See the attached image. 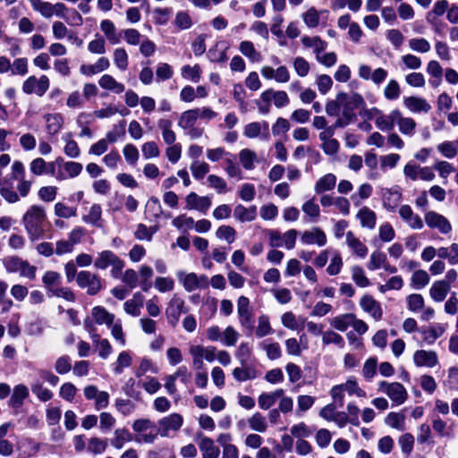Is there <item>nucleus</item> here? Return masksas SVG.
Here are the masks:
<instances>
[{"mask_svg": "<svg viewBox=\"0 0 458 458\" xmlns=\"http://www.w3.org/2000/svg\"><path fill=\"white\" fill-rule=\"evenodd\" d=\"M284 391L283 389H276L271 393H263L259 396V406L262 410H268L276 403L277 399L284 395Z\"/></svg>", "mask_w": 458, "mask_h": 458, "instance_id": "nucleus-35", "label": "nucleus"}, {"mask_svg": "<svg viewBox=\"0 0 458 458\" xmlns=\"http://www.w3.org/2000/svg\"><path fill=\"white\" fill-rule=\"evenodd\" d=\"M322 343L324 345L335 344L340 349L344 347V337L334 330H327L322 334Z\"/></svg>", "mask_w": 458, "mask_h": 458, "instance_id": "nucleus-47", "label": "nucleus"}, {"mask_svg": "<svg viewBox=\"0 0 458 458\" xmlns=\"http://www.w3.org/2000/svg\"><path fill=\"white\" fill-rule=\"evenodd\" d=\"M144 296L140 293H135L131 299L124 302L123 307L125 312L133 317L140 316Z\"/></svg>", "mask_w": 458, "mask_h": 458, "instance_id": "nucleus-26", "label": "nucleus"}, {"mask_svg": "<svg viewBox=\"0 0 458 458\" xmlns=\"http://www.w3.org/2000/svg\"><path fill=\"white\" fill-rule=\"evenodd\" d=\"M186 208L196 209L206 213L211 206V199L208 196H198L195 192L189 193L186 198Z\"/></svg>", "mask_w": 458, "mask_h": 458, "instance_id": "nucleus-16", "label": "nucleus"}, {"mask_svg": "<svg viewBox=\"0 0 458 458\" xmlns=\"http://www.w3.org/2000/svg\"><path fill=\"white\" fill-rule=\"evenodd\" d=\"M31 391L41 402H47L54 396L52 391L45 387L39 381H36L31 385Z\"/></svg>", "mask_w": 458, "mask_h": 458, "instance_id": "nucleus-55", "label": "nucleus"}, {"mask_svg": "<svg viewBox=\"0 0 458 458\" xmlns=\"http://www.w3.org/2000/svg\"><path fill=\"white\" fill-rule=\"evenodd\" d=\"M188 308L185 306V301L182 298L174 294L169 301L167 308L165 309V316L168 323L172 327H175L182 313H187Z\"/></svg>", "mask_w": 458, "mask_h": 458, "instance_id": "nucleus-8", "label": "nucleus"}, {"mask_svg": "<svg viewBox=\"0 0 458 458\" xmlns=\"http://www.w3.org/2000/svg\"><path fill=\"white\" fill-rule=\"evenodd\" d=\"M429 276L427 271L419 269L416 270L411 279V286L415 289H422L429 283Z\"/></svg>", "mask_w": 458, "mask_h": 458, "instance_id": "nucleus-56", "label": "nucleus"}, {"mask_svg": "<svg viewBox=\"0 0 458 458\" xmlns=\"http://www.w3.org/2000/svg\"><path fill=\"white\" fill-rule=\"evenodd\" d=\"M174 23L181 30H189L193 25L191 16L185 11H180L175 14Z\"/></svg>", "mask_w": 458, "mask_h": 458, "instance_id": "nucleus-58", "label": "nucleus"}, {"mask_svg": "<svg viewBox=\"0 0 458 458\" xmlns=\"http://www.w3.org/2000/svg\"><path fill=\"white\" fill-rule=\"evenodd\" d=\"M34 11L48 19L53 16V4L42 0H29Z\"/></svg>", "mask_w": 458, "mask_h": 458, "instance_id": "nucleus-52", "label": "nucleus"}, {"mask_svg": "<svg viewBox=\"0 0 458 458\" xmlns=\"http://www.w3.org/2000/svg\"><path fill=\"white\" fill-rule=\"evenodd\" d=\"M250 428L253 431L264 433L268 428L265 416L260 412H254L247 420Z\"/></svg>", "mask_w": 458, "mask_h": 458, "instance_id": "nucleus-40", "label": "nucleus"}, {"mask_svg": "<svg viewBox=\"0 0 458 458\" xmlns=\"http://www.w3.org/2000/svg\"><path fill=\"white\" fill-rule=\"evenodd\" d=\"M99 86L110 91H113L116 94H120L124 91V85L121 82H118L112 75L104 74L98 80Z\"/></svg>", "mask_w": 458, "mask_h": 458, "instance_id": "nucleus-33", "label": "nucleus"}, {"mask_svg": "<svg viewBox=\"0 0 458 458\" xmlns=\"http://www.w3.org/2000/svg\"><path fill=\"white\" fill-rule=\"evenodd\" d=\"M107 447V442L106 439H102L100 437H93L89 439L88 442V451L93 454H103Z\"/></svg>", "mask_w": 458, "mask_h": 458, "instance_id": "nucleus-60", "label": "nucleus"}, {"mask_svg": "<svg viewBox=\"0 0 458 458\" xmlns=\"http://www.w3.org/2000/svg\"><path fill=\"white\" fill-rule=\"evenodd\" d=\"M261 75L267 80H275L278 83H286L290 80V72L284 65L274 69L265 65L260 70Z\"/></svg>", "mask_w": 458, "mask_h": 458, "instance_id": "nucleus-13", "label": "nucleus"}, {"mask_svg": "<svg viewBox=\"0 0 458 458\" xmlns=\"http://www.w3.org/2000/svg\"><path fill=\"white\" fill-rule=\"evenodd\" d=\"M49 86L50 81L47 75H41L39 78L31 75L22 82L21 89L27 95L35 94L38 97H42L48 90Z\"/></svg>", "mask_w": 458, "mask_h": 458, "instance_id": "nucleus-3", "label": "nucleus"}, {"mask_svg": "<svg viewBox=\"0 0 458 458\" xmlns=\"http://www.w3.org/2000/svg\"><path fill=\"white\" fill-rule=\"evenodd\" d=\"M65 141L64 148V154L70 158H77L81 154V149L78 143L72 139V134L68 133L63 137Z\"/></svg>", "mask_w": 458, "mask_h": 458, "instance_id": "nucleus-50", "label": "nucleus"}, {"mask_svg": "<svg viewBox=\"0 0 458 458\" xmlns=\"http://www.w3.org/2000/svg\"><path fill=\"white\" fill-rule=\"evenodd\" d=\"M237 314L239 323L248 333L254 330L253 314L250 307V300L245 296H240L237 300Z\"/></svg>", "mask_w": 458, "mask_h": 458, "instance_id": "nucleus-5", "label": "nucleus"}, {"mask_svg": "<svg viewBox=\"0 0 458 458\" xmlns=\"http://www.w3.org/2000/svg\"><path fill=\"white\" fill-rule=\"evenodd\" d=\"M450 289L451 286H448L445 282L438 280L431 285L429 295L435 301L441 302L446 298Z\"/></svg>", "mask_w": 458, "mask_h": 458, "instance_id": "nucleus-28", "label": "nucleus"}, {"mask_svg": "<svg viewBox=\"0 0 458 458\" xmlns=\"http://www.w3.org/2000/svg\"><path fill=\"white\" fill-rule=\"evenodd\" d=\"M76 283L79 287L86 289L87 293L89 295L97 294L102 288L100 277L90 271L82 270L79 272Z\"/></svg>", "mask_w": 458, "mask_h": 458, "instance_id": "nucleus-6", "label": "nucleus"}, {"mask_svg": "<svg viewBox=\"0 0 458 458\" xmlns=\"http://www.w3.org/2000/svg\"><path fill=\"white\" fill-rule=\"evenodd\" d=\"M361 309L369 314L375 320L382 318L383 310L380 303L370 295H364L360 300Z\"/></svg>", "mask_w": 458, "mask_h": 458, "instance_id": "nucleus-17", "label": "nucleus"}, {"mask_svg": "<svg viewBox=\"0 0 458 458\" xmlns=\"http://www.w3.org/2000/svg\"><path fill=\"white\" fill-rule=\"evenodd\" d=\"M199 116V108L186 110L181 114L178 120V126L186 131L188 128L195 126Z\"/></svg>", "mask_w": 458, "mask_h": 458, "instance_id": "nucleus-29", "label": "nucleus"}, {"mask_svg": "<svg viewBox=\"0 0 458 458\" xmlns=\"http://www.w3.org/2000/svg\"><path fill=\"white\" fill-rule=\"evenodd\" d=\"M267 235L272 248L284 246L287 250H292L295 246L298 233L295 229H290L283 234L276 230H269Z\"/></svg>", "mask_w": 458, "mask_h": 458, "instance_id": "nucleus-4", "label": "nucleus"}, {"mask_svg": "<svg viewBox=\"0 0 458 458\" xmlns=\"http://www.w3.org/2000/svg\"><path fill=\"white\" fill-rule=\"evenodd\" d=\"M233 216L235 219L241 222L253 221L257 216V208L256 206L246 208L243 205L239 204L234 208Z\"/></svg>", "mask_w": 458, "mask_h": 458, "instance_id": "nucleus-34", "label": "nucleus"}, {"mask_svg": "<svg viewBox=\"0 0 458 458\" xmlns=\"http://www.w3.org/2000/svg\"><path fill=\"white\" fill-rule=\"evenodd\" d=\"M132 435L128 429L124 428H116L114 432V437L111 439V445L114 449L120 450L126 443L132 441Z\"/></svg>", "mask_w": 458, "mask_h": 458, "instance_id": "nucleus-36", "label": "nucleus"}, {"mask_svg": "<svg viewBox=\"0 0 458 458\" xmlns=\"http://www.w3.org/2000/svg\"><path fill=\"white\" fill-rule=\"evenodd\" d=\"M117 256L111 250H103L98 254V257L94 262V266L98 269H106L111 266L116 259Z\"/></svg>", "mask_w": 458, "mask_h": 458, "instance_id": "nucleus-45", "label": "nucleus"}, {"mask_svg": "<svg viewBox=\"0 0 458 458\" xmlns=\"http://www.w3.org/2000/svg\"><path fill=\"white\" fill-rule=\"evenodd\" d=\"M378 390L386 394L391 401L397 405L403 404L408 396L406 389L399 382L388 383L386 381H381L378 386Z\"/></svg>", "mask_w": 458, "mask_h": 458, "instance_id": "nucleus-7", "label": "nucleus"}, {"mask_svg": "<svg viewBox=\"0 0 458 458\" xmlns=\"http://www.w3.org/2000/svg\"><path fill=\"white\" fill-rule=\"evenodd\" d=\"M413 362L417 367L434 368L438 364V355L432 350H417L413 353Z\"/></svg>", "mask_w": 458, "mask_h": 458, "instance_id": "nucleus-12", "label": "nucleus"}, {"mask_svg": "<svg viewBox=\"0 0 458 458\" xmlns=\"http://www.w3.org/2000/svg\"><path fill=\"white\" fill-rule=\"evenodd\" d=\"M386 260L387 258L384 252L380 250H375L369 257V260L367 263V267L371 271L377 270L385 266Z\"/></svg>", "mask_w": 458, "mask_h": 458, "instance_id": "nucleus-53", "label": "nucleus"}, {"mask_svg": "<svg viewBox=\"0 0 458 458\" xmlns=\"http://www.w3.org/2000/svg\"><path fill=\"white\" fill-rule=\"evenodd\" d=\"M356 217L359 219L361 227L367 228L369 230L375 228L377 223V215L368 207L361 208L358 211Z\"/></svg>", "mask_w": 458, "mask_h": 458, "instance_id": "nucleus-24", "label": "nucleus"}, {"mask_svg": "<svg viewBox=\"0 0 458 458\" xmlns=\"http://www.w3.org/2000/svg\"><path fill=\"white\" fill-rule=\"evenodd\" d=\"M445 331V327L440 324L433 325L420 329L423 340L428 344H433Z\"/></svg>", "mask_w": 458, "mask_h": 458, "instance_id": "nucleus-32", "label": "nucleus"}, {"mask_svg": "<svg viewBox=\"0 0 458 458\" xmlns=\"http://www.w3.org/2000/svg\"><path fill=\"white\" fill-rule=\"evenodd\" d=\"M273 329L270 325V318L267 315H260L258 318V326L255 335L258 338L265 337L272 333Z\"/></svg>", "mask_w": 458, "mask_h": 458, "instance_id": "nucleus-46", "label": "nucleus"}, {"mask_svg": "<svg viewBox=\"0 0 458 458\" xmlns=\"http://www.w3.org/2000/svg\"><path fill=\"white\" fill-rule=\"evenodd\" d=\"M183 419L179 413H172L158 420L157 433L162 437L169 436V431H177L181 428Z\"/></svg>", "mask_w": 458, "mask_h": 458, "instance_id": "nucleus-11", "label": "nucleus"}, {"mask_svg": "<svg viewBox=\"0 0 458 458\" xmlns=\"http://www.w3.org/2000/svg\"><path fill=\"white\" fill-rule=\"evenodd\" d=\"M371 112L378 114L375 120L376 125L381 131H390L397 123L400 110L394 109L388 114H384L377 108H373Z\"/></svg>", "mask_w": 458, "mask_h": 458, "instance_id": "nucleus-14", "label": "nucleus"}, {"mask_svg": "<svg viewBox=\"0 0 458 458\" xmlns=\"http://www.w3.org/2000/svg\"><path fill=\"white\" fill-rule=\"evenodd\" d=\"M239 160L246 170H253L255 162L258 160L257 154L249 148H243L239 152Z\"/></svg>", "mask_w": 458, "mask_h": 458, "instance_id": "nucleus-42", "label": "nucleus"}, {"mask_svg": "<svg viewBox=\"0 0 458 458\" xmlns=\"http://www.w3.org/2000/svg\"><path fill=\"white\" fill-rule=\"evenodd\" d=\"M153 275L154 271L151 267L143 265L140 267L139 276L141 278L140 285L141 286L142 291L148 292L150 289L151 284L149 279L153 276Z\"/></svg>", "mask_w": 458, "mask_h": 458, "instance_id": "nucleus-61", "label": "nucleus"}, {"mask_svg": "<svg viewBox=\"0 0 458 458\" xmlns=\"http://www.w3.org/2000/svg\"><path fill=\"white\" fill-rule=\"evenodd\" d=\"M91 315L98 325H106V327H111L115 318L113 313L108 312L101 306L94 307Z\"/></svg>", "mask_w": 458, "mask_h": 458, "instance_id": "nucleus-27", "label": "nucleus"}, {"mask_svg": "<svg viewBox=\"0 0 458 458\" xmlns=\"http://www.w3.org/2000/svg\"><path fill=\"white\" fill-rule=\"evenodd\" d=\"M396 124L398 125L399 131L405 135L411 137L415 134L417 123L411 117H403L402 113L399 112Z\"/></svg>", "mask_w": 458, "mask_h": 458, "instance_id": "nucleus-38", "label": "nucleus"}, {"mask_svg": "<svg viewBox=\"0 0 458 458\" xmlns=\"http://www.w3.org/2000/svg\"><path fill=\"white\" fill-rule=\"evenodd\" d=\"M47 134L56 135L64 125V117L59 113L46 114L43 116Z\"/></svg>", "mask_w": 458, "mask_h": 458, "instance_id": "nucleus-20", "label": "nucleus"}, {"mask_svg": "<svg viewBox=\"0 0 458 458\" xmlns=\"http://www.w3.org/2000/svg\"><path fill=\"white\" fill-rule=\"evenodd\" d=\"M352 279L355 283V284L359 287H367L369 285L370 282L369 278L366 276L363 268L360 266H352L351 267Z\"/></svg>", "mask_w": 458, "mask_h": 458, "instance_id": "nucleus-54", "label": "nucleus"}, {"mask_svg": "<svg viewBox=\"0 0 458 458\" xmlns=\"http://www.w3.org/2000/svg\"><path fill=\"white\" fill-rule=\"evenodd\" d=\"M301 241L304 244H317L318 246H324L327 243V236L320 228L314 227L310 231L303 232Z\"/></svg>", "mask_w": 458, "mask_h": 458, "instance_id": "nucleus-19", "label": "nucleus"}, {"mask_svg": "<svg viewBox=\"0 0 458 458\" xmlns=\"http://www.w3.org/2000/svg\"><path fill=\"white\" fill-rule=\"evenodd\" d=\"M261 348L266 352L267 357L271 360H277L282 356V351L278 343L262 342Z\"/></svg>", "mask_w": 458, "mask_h": 458, "instance_id": "nucleus-64", "label": "nucleus"}, {"mask_svg": "<svg viewBox=\"0 0 458 458\" xmlns=\"http://www.w3.org/2000/svg\"><path fill=\"white\" fill-rule=\"evenodd\" d=\"M13 75L25 76L29 72V61L26 57H19L12 63Z\"/></svg>", "mask_w": 458, "mask_h": 458, "instance_id": "nucleus-62", "label": "nucleus"}, {"mask_svg": "<svg viewBox=\"0 0 458 458\" xmlns=\"http://www.w3.org/2000/svg\"><path fill=\"white\" fill-rule=\"evenodd\" d=\"M28 396V387L22 384L17 385L13 389V394L10 398V405L13 407H20Z\"/></svg>", "mask_w": 458, "mask_h": 458, "instance_id": "nucleus-41", "label": "nucleus"}, {"mask_svg": "<svg viewBox=\"0 0 458 458\" xmlns=\"http://www.w3.org/2000/svg\"><path fill=\"white\" fill-rule=\"evenodd\" d=\"M197 436L200 438L199 447L202 454V458H218L220 450L215 445L214 441L210 437H204L201 434H198Z\"/></svg>", "mask_w": 458, "mask_h": 458, "instance_id": "nucleus-21", "label": "nucleus"}, {"mask_svg": "<svg viewBox=\"0 0 458 458\" xmlns=\"http://www.w3.org/2000/svg\"><path fill=\"white\" fill-rule=\"evenodd\" d=\"M339 100H341L342 114L355 122L357 120L355 110L365 106L363 97L357 92L341 91Z\"/></svg>", "mask_w": 458, "mask_h": 458, "instance_id": "nucleus-2", "label": "nucleus"}, {"mask_svg": "<svg viewBox=\"0 0 458 458\" xmlns=\"http://www.w3.org/2000/svg\"><path fill=\"white\" fill-rule=\"evenodd\" d=\"M100 30L104 33L109 43L113 45L120 43V35L117 33L116 28L112 21L103 20L100 22Z\"/></svg>", "mask_w": 458, "mask_h": 458, "instance_id": "nucleus-37", "label": "nucleus"}, {"mask_svg": "<svg viewBox=\"0 0 458 458\" xmlns=\"http://www.w3.org/2000/svg\"><path fill=\"white\" fill-rule=\"evenodd\" d=\"M437 151L445 157L452 159L458 154V148L454 141L446 140L437 146Z\"/></svg>", "mask_w": 458, "mask_h": 458, "instance_id": "nucleus-57", "label": "nucleus"}, {"mask_svg": "<svg viewBox=\"0 0 458 458\" xmlns=\"http://www.w3.org/2000/svg\"><path fill=\"white\" fill-rule=\"evenodd\" d=\"M301 43L305 47H311L313 49L315 57H317L320 52H324L327 47V43L322 40L318 36H304L301 38Z\"/></svg>", "mask_w": 458, "mask_h": 458, "instance_id": "nucleus-39", "label": "nucleus"}, {"mask_svg": "<svg viewBox=\"0 0 458 458\" xmlns=\"http://www.w3.org/2000/svg\"><path fill=\"white\" fill-rule=\"evenodd\" d=\"M383 95L387 100H396L401 95V88L398 81L391 79L386 83L383 90Z\"/></svg>", "mask_w": 458, "mask_h": 458, "instance_id": "nucleus-51", "label": "nucleus"}, {"mask_svg": "<svg viewBox=\"0 0 458 458\" xmlns=\"http://www.w3.org/2000/svg\"><path fill=\"white\" fill-rule=\"evenodd\" d=\"M301 18L305 25L309 28H316L319 24V13L314 7H310L301 14Z\"/></svg>", "mask_w": 458, "mask_h": 458, "instance_id": "nucleus-59", "label": "nucleus"}, {"mask_svg": "<svg viewBox=\"0 0 458 458\" xmlns=\"http://www.w3.org/2000/svg\"><path fill=\"white\" fill-rule=\"evenodd\" d=\"M172 125L173 122L166 118H161L157 122V126L162 132V138L167 145H172L176 140V134L172 130Z\"/></svg>", "mask_w": 458, "mask_h": 458, "instance_id": "nucleus-31", "label": "nucleus"}, {"mask_svg": "<svg viewBox=\"0 0 458 458\" xmlns=\"http://www.w3.org/2000/svg\"><path fill=\"white\" fill-rule=\"evenodd\" d=\"M24 229L29 238L34 242L42 238L46 233L47 214L43 207L30 206L22 216Z\"/></svg>", "mask_w": 458, "mask_h": 458, "instance_id": "nucleus-1", "label": "nucleus"}, {"mask_svg": "<svg viewBox=\"0 0 458 458\" xmlns=\"http://www.w3.org/2000/svg\"><path fill=\"white\" fill-rule=\"evenodd\" d=\"M191 373L188 370V368L184 365L177 368L174 373L171 375H167L165 377V388L168 394L173 395L176 394V380L180 378L181 382L184 385H188L191 380Z\"/></svg>", "mask_w": 458, "mask_h": 458, "instance_id": "nucleus-10", "label": "nucleus"}, {"mask_svg": "<svg viewBox=\"0 0 458 458\" xmlns=\"http://www.w3.org/2000/svg\"><path fill=\"white\" fill-rule=\"evenodd\" d=\"M424 220L430 229H436L443 234L449 233L453 229L451 223L445 216L433 210L425 213Z\"/></svg>", "mask_w": 458, "mask_h": 458, "instance_id": "nucleus-9", "label": "nucleus"}, {"mask_svg": "<svg viewBox=\"0 0 458 458\" xmlns=\"http://www.w3.org/2000/svg\"><path fill=\"white\" fill-rule=\"evenodd\" d=\"M398 213L401 218L412 230H421L424 227L423 220L418 214H415L409 205H402Z\"/></svg>", "mask_w": 458, "mask_h": 458, "instance_id": "nucleus-15", "label": "nucleus"}, {"mask_svg": "<svg viewBox=\"0 0 458 458\" xmlns=\"http://www.w3.org/2000/svg\"><path fill=\"white\" fill-rule=\"evenodd\" d=\"M201 67L199 64L191 66L189 64L183 65L181 69L182 77L192 82H198L201 76Z\"/></svg>", "mask_w": 458, "mask_h": 458, "instance_id": "nucleus-48", "label": "nucleus"}, {"mask_svg": "<svg viewBox=\"0 0 458 458\" xmlns=\"http://www.w3.org/2000/svg\"><path fill=\"white\" fill-rule=\"evenodd\" d=\"M402 199V193L397 190H388L384 196L383 206L388 211H394Z\"/></svg>", "mask_w": 458, "mask_h": 458, "instance_id": "nucleus-44", "label": "nucleus"}, {"mask_svg": "<svg viewBox=\"0 0 458 458\" xmlns=\"http://www.w3.org/2000/svg\"><path fill=\"white\" fill-rule=\"evenodd\" d=\"M82 221L95 227L100 228L102 224V208L99 204H93L87 215L82 216Z\"/></svg>", "mask_w": 458, "mask_h": 458, "instance_id": "nucleus-30", "label": "nucleus"}, {"mask_svg": "<svg viewBox=\"0 0 458 458\" xmlns=\"http://www.w3.org/2000/svg\"><path fill=\"white\" fill-rule=\"evenodd\" d=\"M386 423L393 428L403 431L404 429L405 416L402 413L390 412L386 418Z\"/></svg>", "mask_w": 458, "mask_h": 458, "instance_id": "nucleus-63", "label": "nucleus"}, {"mask_svg": "<svg viewBox=\"0 0 458 458\" xmlns=\"http://www.w3.org/2000/svg\"><path fill=\"white\" fill-rule=\"evenodd\" d=\"M345 242L347 246L352 250V252L360 258H365L368 254L367 246L361 242V241L355 236L352 231H348L345 233Z\"/></svg>", "mask_w": 458, "mask_h": 458, "instance_id": "nucleus-22", "label": "nucleus"}, {"mask_svg": "<svg viewBox=\"0 0 458 458\" xmlns=\"http://www.w3.org/2000/svg\"><path fill=\"white\" fill-rule=\"evenodd\" d=\"M352 315V313H346L336 316L330 320V325L335 329L344 332L351 326Z\"/></svg>", "mask_w": 458, "mask_h": 458, "instance_id": "nucleus-49", "label": "nucleus"}, {"mask_svg": "<svg viewBox=\"0 0 458 458\" xmlns=\"http://www.w3.org/2000/svg\"><path fill=\"white\" fill-rule=\"evenodd\" d=\"M335 185L336 176L334 174L328 173L317 180L314 185V191L316 194H322L334 190Z\"/></svg>", "mask_w": 458, "mask_h": 458, "instance_id": "nucleus-23", "label": "nucleus"}, {"mask_svg": "<svg viewBox=\"0 0 458 458\" xmlns=\"http://www.w3.org/2000/svg\"><path fill=\"white\" fill-rule=\"evenodd\" d=\"M239 51L251 63H259L262 61V55L254 44L249 40H243L239 45Z\"/></svg>", "mask_w": 458, "mask_h": 458, "instance_id": "nucleus-25", "label": "nucleus"}, {"mask_svg": "<svg viewBox=\"0 0 458 458\" xmlns=\"http://www.w3.org/2000/svg\"><path fill=\"white\" fill-rule=\"evenodd\" d=\"M403 105L411 113L427 114L431 109V106L425 98L413 96L404 98Z\"/></svg>", "mask_w": 458, "mask_h": 458, "instance_id": "nucleus-18", "label": "nucleus"}, {"mask_svg": "<svg viewBox=\"0 0 458 458\" xmlns=\"http://www.w3.org/2000/svg\"><path fill=\"white\" fill-rule=\"evenodd\" d=\"M179 281L182 284L186 292H193L198 289V275L195 273L186 274L179 272L177 274Z\"/></svg>", "mask_w": 458, "mask_h": 458, "instance_id": "nucleus-43", "label": "nucleus"}]
</instances>
